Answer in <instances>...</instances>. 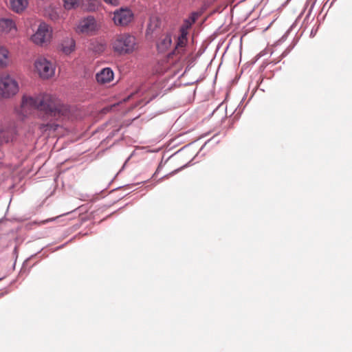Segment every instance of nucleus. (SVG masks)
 I'll list each match as a JSON object with an SVG mask.
<instances>
[{
    "label": "nucleus",
    "instance_id": "1",
    "mask_svg": "<svg viewBox=\"0 0 352 352\" xmlns=\"http://www.w3.org/2000/svg\"><path fill=\"white\" fill-rule=\"evenodd\" d=\"M34 110L43 111L47 115L55 117L63 115L65 111L64 107L59 100L51 95L45 94L35 98L23 96L21 107L16 110L17 113L25 117Z\"/></svg>",
    "mask_w": 352,
    "mask_h": 352
},
{
    "label": "nucleus",
    "instance_id": "2",
    "mask_svg": "<svg viewBox=\"0 0 352 352\" xmlns=\"http://www.w3.org/2000/svg\"><path fill=\"white\" fill-rule=\"evenodd\" d=\"M111 45L113 51L120 55L131 54L138 48L136 38L129 33L116 35Z\"/></svg>",
    "mask_w": 352,
    "mask_h": 352
},
{
    "label": "nucleus",
    "instance_id": "3",
    "mask_svg": "<svg viewBox=\"0 0 352 352\" xmlns=\"http://www.w3.org/2000/svg\"><path fill=\"white\" fill-rule=\"evenodd\" d=\"M19 87L17 81L11 75L4 73L0 76V95L3 98L15 96Z\"/></svg>",
    "mask_w": 352,
    "mask_h": 352
},
{
    "label": "nucleus",
    "instance_id": "4",
    "mask_svg": "<svg viewBox=\"0 0 352 352\" xmlns=\"http://www.w3.org/2000/svg\"><path fill=\"white\" fill-rule=\"evenodd\" d=\"M34 65L35 72L43 79H49L54 76L55 74V63L46 57L40 56L37 58Z\"/></svg>",
    "mask_w": 352,
    "mask_h": 352
},
{
    "label": "nucleus",
    "instance_id": "5",
    "mask_svg": "<svg viewBox=\"0 0 352 352\" xmlns=\"http://www.w3.org/2000/svg\"><path fill=\"white\" fill-rule=\"evenodd\" d=\"M52 30L45 23H41L36 32L32 36V41L34 43L43 45L49 43L52 38Z\"/></svg>",
    "mask_w": 352,
    "mask_h": 352
},
{
    "label": "nucleus",
    "instance_id": "6",
    "mask_svg": "<svg viewBox=\"0 0 352 352\" xmlns=\"http://www.w3.org/2000/svg\"><path fill=\"white\" fill-rule=\"evenodd\" d=\"M187 32L184 30V28H182L175 50L172 54H170L169 58H173V57L175 56L179 61L184 62L186 58V45L187 43Z\"/></svg>",
    "mask_w": 352,
    "mask_h": 352
},
{
    "label": "nucleus",
    "instance_id": "7",
    "mask_svg": "<svg viewBox=\"0 0 352 352\" xmlns=\"http://www.w3.org/2000/svg\"><path fill=\"white\" fill-rule=\"evenodd\" d=\"M98 30V25L93 16H88L80 20L76 28L78 34L91 35Z\"/></svg>",
    "mask_w": 352,
    "mask_h": 352
},
{
    "label": "nucleus",
    "instance_id": "8",
    "mask_svg": "<svg viewBox=\"0 0 352 352\" xmlns=\"http://www.w3.org/2000/svg\"><path fill=\"white\" fill-rule=\"evenodd\" d=\"M133 13L129 8H120L113 12L112 20L117 26H126L133 19Z\"/></svg>",
    "mask_w": 352,
    "mask_h": 352
},
{
    "label": "nucleus",
    "instance_id": "9",
    "mask_svg": "<svg viewBox=\"0 0 352 352\" xmlns=\"http://www.w3.org/2000/svg\"><path fill=\"white\" fill-rule=\"evenodd\" d=\"M16 133L13 124L0 125V143L12 141Z\"/></svg>",
    "mask_w": 352,
    "mask_h": 352
},
{
    "label": "nucleus",
    "instance_id": "10",
    "mask_svg": "<svg viewBox=\"0 0 352 352\" xmlns=\"http://www.w3.org/2000/svg\"><path fill=\"white\" fill-rule=\"evenodd\" d=\"M16 32V27L13 20L10 19H0V34H10L14 35Z\"/></svg>",
    "mask_w": 352,
    "mask_h": 352
},
{
    "label": "nucleus",
    "instance_id": "11",
    "mask_svg": "<svg viewBox=\"0 0 352 352\" xmlns=\"http://www.w3.org/2000/svg\"><path fill=\"white\" fill-rule=\"evenodd\" d=\"M96 79L100 85L109 83L113 79V72L109 67L104 68L96 74Z\"/></svg>",
    "mask_w": 352,
    "mask_h": 352
},
{
    "label": "nucleus",
    "instance_id": "12",
    "mask_svg": "<svg viewBox=\"0 0 352 352\" xmlns=\"http://www.w3.org/2000/svg\"><path fill=\"white\" fill-rule=\"evenodd\" d=\"M10 6L12 11L16 13L23 12L28 6V0H9Z\"/></svg>",
    "mask_w": 352,
    "mask_h": 352
},
{
    "label": "nucleus",
    "instance_id": "13",
    "mask_svg": "<svg viewBox=\"0 0 352 352\" xmlns=\"http://www.w3.org/2000/svg\"><path fill=\"white\" fill-rule=\"evenodd\" d=\"M10 62V52L8 50L3 46H0V67H6Z\"/></svg>",
    "mask_w": 352,
    "mask_h": 352
},
{
    "label": "nucleus",
    "instance_id": "14",
    "mask_svg": "<svg viewBox=\"0 0 352 352\" xmlns=\"http://www.w3.org/2000/svg\"><path fill=\"white\" fill-rule=\"evenodd\" d=\"M61 46V50L65 54H70L75 50V41L72 38H67L63 41Z\"/></svg>",
    "mask_w": 352,
    "mask_h": 352
},
{
    "label": "nucleus",
    "instance_id": "15",
    "mask_svg": "<svg viewBox=\"0 0 352 352\" xmlns=\"http://www.w3.org/2000/svg\"><path fill=\"white\" fill-rule=\"evenodd\" d=\"M59 127V124L55 123L41 124L39 126L40 129L43 131H55Z\"/></svg>",
    "mask_w": 352,
    "mask_h": 352
},
{
    "label": "nucleus",
    "instance_id": "16",
    "mask_svg": "<svg viewBox=\"0 0 352 352\" xmlns=\"http://www.w3.org/2000/svg\"><path fill=\"white\" fill-rule=\"evenodd\" d=\"M79 0H63V5L65 9L71 10L75 8L78 5Z\"/></svg>",
    "mask_w": 352,
    "mask_h": 352
},
{
    "label": "nucleus",
    "instance_id": "17",
    "mask_svg": "<svg viewBox=\"0 0 352 352\" xmlns=\"http://www.w3.org/2000/svg\"><path fill=\"white\" fill-rule=\"evenodd\" d=\"M170 37L169 36H166L163 40L162 44H164L166 46V47H167L168 45H170Z\"/></svg>",
    "mask_w": 352,
    "mask_h": 352
},
{
    "label": "nucleus",
    "instance_id": "18",
    "mask_svg": "<svg viewBox=\"0 0 352 352\" xmlns=\"http://www.w3.org/2000/svg\"><path fill=\"white\" fill-rule=\"evenodd\" d=\"M105 3L112 5L118 6L119 4V0H103Z\"/></svg>",
    "mask_w": 352,
    "mask_h": 352
}]
</instances>
